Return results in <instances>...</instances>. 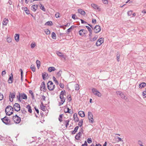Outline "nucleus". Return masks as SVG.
<instances>
[{
    "label": "nucleus",
    "instance_id": "nucleus-1",
    "mask_svg": "<svg viewBox=\"0 0 146 146\" xmlns=\"http://www.w3.org/2000/svg\"><path fill=\"white\" fill-rule=\"evenodd\" d=\"M5 111L6 115H10L13 113V108L11 106H8L6 107L5 109Z\"/></svg>",
    "mask_w": 146,
    "mask_h": 146
},
{
    "label": "nucleus",
    "instance_id": "nucleus-2",
    "mask_svg": "<svg viewBox=\"0 0 146 146\" xmlns=\"http://www.w3.org/2000/svg\"><path fill=\"white\" fill-rule=\"evenodd\" d=\"M54 85L51 81H49L47 83V87L48 89L50 90H53L54 88Z\"/></svg>",
    "mask_w": 146,
    "mask_h": 146
},
{
    "label": "nucleus",
    "instance_id": "nucleus-3",
    "mask_svg": "<svg viewBox=\"0 0 146 146\" xmlns=\"http://www.w3.org/2000/svg\"><path fill=\"white\" fill-rule=\"evenodd\" d=\"M13 118L14 122L18 124L21 121L20 117L18 116L17 115L13 116Z\"/></svg>",
    "mask_w": 146,
    "mask_h": 146
},
{
    "label": "nucleus",
    "instance_id": "nucleus-4",
    "mask_svg": "<svg viewBox=\"0 0 146 146\" xmlns=\"http://www.w3.org/2000/svg\"><path fill=\"white\" fill-rule=\"evenodd\" d=\"M88 117L90 122L91 123H93L94 122V119L93 115L91 112H88Z\"/></svg>",
    "mask_w": 146,
    "mask_h": 146
},
{
    "label": "nucleus",
    "instance_id": "nucleus-5",
    "mask_svg": "<svg viewBox=\"0 0 146 146\" xmlns=\"http://www.w3.org/2000/svg\"><path fill=\"white\" fill-rule=\"evenodd\" d=\"M92 92L94 95L97 96L99 97H101L102 96L101 94L98 91H97L95 88H93L92 89Z\"/></svg>",
    "mask_w": 146,
    "mask_h": 146
},
{
    "label": "nucleus",
    "instance_id": "nucleus-6",
    "mask_svg": "<svg viewBox=\"0 0 146 146\" xmlns=\"http://www.w3.org/2000/svg\"><path fill=\"white\" fill-rule=\"evenodd\" d=\"M1 120L6 125L9 124L10 122V119L6 117L2 119Z\"/></svg>",
    "mask_w": 146,
    "mask_h": 146
},
{
    "label": "nucleus",
    "instance_id": "nucleus-7",
    "mask_svg": "<svg viewBox=\"0 0 146 146\" xmlns=\"http://www.w3.org/2000/svg\"><path fill=\"white\" fill-rule=\"evenodd\" d=\"M104 42V38H99L96 43V45L97 46L101 45Z\"/></svg>",
    "mask_w": 146,
    "mask_h": 146
},
{
    "label": "nucleus",
    "instance_id": "nucleus-8",
    "mask_svg": "<svg viewBox=\"0 0 146 146\" xmlns=\"http://www.w3.org/2000/svg\"><path fill=\"white\" fill-rule=\"evenodd\" d=\"M13 108L15 111H18L20 110V106L18 103H16L13 106Z\"/></svg>",
    "mask_w": 146,
    "mask_h": 146
},
{
    "label": "nucleus",
    "instance_id": "nucleus-9",
    "mask_svg": "<svg viewBox=\"0 0 146 146\" xmlns=\"http://www.w3.org/2000/svg\"><path fill=\"white\" fill-rule=\"evenodd\" d=\"M94 31L95 33H97L100 32L101 30V28L99 25H96L94 28Z\"/></svg>",
    "mask_w": 146,
    "mask_h": 146
},
{
    "label": "nucleus",
    "instance_id": "nucleus-10",
    "mask_svg": "<svg viewBox=\"0 0 146 146\" xmlns=\"http://www.w3.org/2000/svg\"><path fill=\"white\" fill-rule=\"evenodd\" d=\"M60 98L61 100V102L59 103V106L63 104L65 102V98L64 97V95H60Z\"/></svg>",
    "mask_w": 146,
    "mask_h": 146
},
{
    "label": "nucleus",
    "instance_id": "nucleus-11",
    "mask_svg": "<svg viewBox=\"0 0 146 146\" xmlns=\"http://www.w3.org/2000/svg\"><path fill=\"white\" fill-rule=\"evenodd\" d=\"M15 92L14 91L12 93L10 92V93L9 97L10 101L11 102L13 101V99L15 98Z\"/></svg>",
    "mask_w": 146,
    "mask_h": 146
},
{
    "label": "nucleus",
    "instance_id": "nucleus-12",
    "mask_svg": "<svg viewBox=\"0 0 146 146\" xmlns=\"http://www.w3.org/2000/svg\"><path fill=\"white\" fill-rule=\"evenodd\" d=\"M116 93L117 95H119L122 98H123L125 100H126L127 99V97L125 96L124 94L121 92L117 91L116 92Z\"/></svg>",
    "mask_w": 146,
    "mask_h": 146
},
{
    "label": "nucleus",
    "instance_id": "nucleus-13",
    "mask_svg": "<svg viewBox=\"0 0 146 146\" xmlns=\"http://www.w3.org/2000/svg\"><path fill=\"white\" fill-rule=\"evenodd\" d=\"M91 6L95 9H97L100 11L101 10L100 8L98 6L94 3H92L91 5Z\"/></svg>",
    "mask_w": 146,
    "mask_h": 146
},
{
    "label": "nucleus",
    "instance_id": "nucleus-14",
    "mask_svg": "<svg viewBox=\"0 0 146 146\" xmlns=\"http://www.w3.org/2000/svg\"><path fill=\"white\" fill-rule=\"evenodd\" d=\"M82 135L81 132H79L75 136V139L77 140H80V137Z\"/></svg>",
    "mask_w": 146,
    "mask_h": 146
},
{
    "label": "nucleus",
    "instance_id": "nucleus-15",
    "mask_svg": "<svg viewBox=\"0 0 146 146\" xmlns=\"http://www.w3.org/2000/svg\"><path fill=\"white\" fill-rule=\"evenodd\" d=\"M78 11L79 13L84 16L86 14L85 12L82 9H79L78 10Z\"/></svg>",
    "mask_w": 146,
    "mask_h": 146
},
{
    "label": "nucleus",
    "instance_id": "nucleus-16",
    "mask_svg": "<svg viewBox=\"0 0 146 146\" xmlns=\"http://www.w3.org/2000/svg\"><path fill=\"white\" fill-rule=\"evenodd\" d=\"M42 77L44 80H45L46 78L48 77V74L44 72L42 74Z\"/></svg>",
    "mask_w": 146,
    "mask_h": 146
},
{
    "label": "nucleus",
    "instance_id": "nucleus-17",
    "mask_svg": "<svg viewBox=\"0 0 146 146\" xmlns=\"http://www.w3.org/2000/svg\"><path fill=\"white\" fill-rule=\"evenodd\" d=\"M19 35L18 34H16L15 35V40L18 42L19 41Z\"/></svg>",
    "mask_w": 146,
    "mask_h": 146
},
{
    "label": "nucleus",
    "instance_id": "nucleus-18",
    "mask_svg": "<svg viewBox=\"0 0 146 146\" xmlns=\"http://www.w3.org/2000/svg\"><path fill=\"white\" fill-rule=\"evenodd\" d=\"M11 76H10L8 80V82L9 83H11L13 82V74L11 73Z\"/></svg>",
    "mask_w": 146,
    "mask_h": 146
},
{
    "label": "nucleus",
    "instance_id": "nucleus-19",
    "mask_svg": "<svg viewBox=\"0 0 146 146\" xmlns=\"http://www.w3.org/2000/svg\"><path fill=\"white\" fill-rule=\"evenodd\" d=\"M9 22V20L8 19H6L5 18L3 22V25H6Z\"/></svg>",
    "mask_w": 146,
    "mask_h": 146
},
{
    "label": "nucleus",
    "instance_id": "nucleus-20",
    "mask_svg": "<svg viewBox=\"0 0 146 146\" xmlns=\"http://www.w3.org/2000/svg\"><path fill=\"white\" fill-rule=\"evenodd\" d=\"M78 114L79 115L82 117H85V115L84 112L82 111H80L78 112Z\"/></svg>",
    "mask_w": 146,
    "mask_h": 146
},
{
    "label": "nucleus",
    "instance_id": "nucleus-21",
    "mask_svg": "<svg viewBox=\"0 0 146 146\" xmlns=\"http://www.w3.org/2000/svg\"><path fill=\"white\" fill-rule=\"evenodd\" d=\"M31 9L32 11H35L37 9V6L35 5H33L31 6Z\"/></svg>",
    "mask_w": 146,
    "mask_h": 146
},
{
    "label": "nucleus",
    "instance_id": "nucleus-22",
    "mask_svg": "<svg viewBox=\"0 0 146 146\" xmlns=\"http://www.w3.org/2000/svg\"><path fill=\"white\" fill-rule=\"evenodd\" d=\"M40 107L41 109L43 111H44L46 110V107L44 106L43 103L42 102H41V105H40Z\"/></svg>",
    "mask_w": 146,
    "mask_h": 146
},
{
    "label": "nucleus",
    "instance_id": "nucleus-23",
    "mask_svg": "<svg viewBox=\"0 0 146 146\" xmlns=\"http://www.w3.org/2000/svg\"><path fill=\"white\" fill-rule=\"evenodd\" d=\"M146 86V84L145 82H142L139 85V87L140 88H142Z\"/></svg>",
    "mask_w": 146,
    "mask_h": 146
},
{
    "label": "nucleus",
    "instance_id": "nucleus-24",
    "mask_svg": "<svg viewBox=\"0 0 146 146\" xmlns=\"http://www.w3.org/2000/svg\"><path fill=\"white\" fill-rule=\"evenodd\" d=\"M56 70L55 68L54 67H50L48 68V71L49 72H51L52 71H54Z\"/></svg>",
    "mask_w": 146,
    "mask_h": 146
},
{
    "label": "nucleus",
    "instance_id": "nucleus-25",
    "mask_svg": "<svg viewBox=\"0 0 146 146\" xmlns=\"http://www.w3.org/2000/svg\"><path fill=\"white\" fill-rule=\"evenodd\" d=\"M70 110L69 108H65L64 110V111L65 113H68L70 114H72V112L71 111H70Z\"/></svg>",
    "mask_w": 146,
    "mask_h": 146
},
{
    "label": "nucleus",
    "instance_id": "nucleus-26",
    "mask_svg": "<svg viewBox=\"0 0 146 146\" xmlns=\"http://www.w3.org/2000/svg\"><path fill=\"white\" fill-rule=\"evenodd\" d=\"M21 97L22 99H27V95L25 94L24 93H22L21 95Z\"/></svg>",
    "mask_w": 146,
    "mask_h": 146
},
{
    "label": "nucleus",
    "instance_id": "nucleus-27",
    "mask_svg": "<svg viewBox=\"0 0 146 146\" xmlns=\"http://www.w3.org/2000/svg\"><path fill=\"white\" fill-rule=\"evenodd\" d=\"M26 108L28 109V111L29 113H31L32 112V110L31 109V107L30 105H27L26 106Z\"/></svg>",
    "mask_w": 146,
    "mask_h": 146
},
{
    "label": "nucleus",
    "instance_id": "nucleus-28",
    "mask_svg": "<svg viewBox=\"0 0 146 146\" xmlns=\"http://www.w3.org/2000/svg\"><path fill=\"white\" fill-rule=\"evenodd\" d=\"M59 56L64 58V56L60 52L57 51L56 53Z\"/></svg>",
    "mask_w": 146,
    "mask_h": 146
},
{
    "label": "nucleus",
    "instance_id": "nucleus-29",
    "mask_svg": "<svg viewBox=\"0 0 146 146\" xmlns=\"http://www.w3.org/2000/svg\"><path fill=\"white\" fill-rule=\"evenodd\" d=\"M74 26H72L70 28H69L67 30V31H66V33L68 34L71 31V30L73 28H74Z\"/></svg>",
    "mask_w": 146,
    "mask_h": 146
},
{
    "label": "nucleus",
    "instance_id": "nucleus-30",
    "mask_svg": "<svg viewBox=\"0 0 146 146\" xmlns=\"http://www.w3.org/2000/svg\"><path fill=\"white\" fill-rule=\"evenodd\" d=\"M52 37L53 39H55L56 38V35L55 33L53 32L52 33Z\"/></svg>",
    "mask_w": 146,
    "mask_h": 146
},
{
    "label": "nucleus",
    "instance_id": "nucleus-31",
    "mask_svg": "<svg viewBox=\"0 0 146 146\" xmlns=\"http://www.w3.org/2000/svg\"><path fill=\"white\" fill-rule=\"evenodd\" d=\"M36 63L38 68V69L40 66V62L38 60H37L36 61Z\"/></svg>",
    "mask_w": 146,
    "mask_h": 146
},
{
    "label": "nucleus",
    "instance_id": "nucleus-32",
    "mask_svg": "<svg viewBox=\"0 0 146 146\" xmlns=\"http://www.w3.org/2000/svg\"><path fill=\"white\" fill-rule=\"evenodd\" d=\"M117 54L116 55L117 56V61L118 62L119 61V58H120V54L119 52H118L117 53Z\"/></svg>",
    "mask_w": 146,
    "mask_h": 146
},
{
    "label": "nucleus",
    "instance_id": "nucleus-33",
    "mask_svg": "<svg viewBox=\"0 0 146 146\" xmlns=\"http://www.w3.org/2000/svg\"><path fill=\"white\" fill-rule=\"evenodd\" d=\"M83 123V120L81 119L78 123V125L80 127H81Z\"/></svg>",
    "mask_w": 146,
    "mask_h": 146
},
{
    "label": "nucleus",
    "instance_id": "nucleus-34",
    "mask_svg": "<svg viewBox=\"0 0 146 146\" xmlns=\"http://www.w3.org/2000/svg\"><path fill=\"white\" fill-rule=\"evenodd\" d=\"M42 88L44 89H45V84L44 82H42V84L40 86L41 88Z\"/></svg>",
    "mask_w": 146,
    "mask_h": 146
},
{
    "label": "nucleus",
    "instance_id": "nucleus-35",
    "mask_svg": "<svg viewBox=\"0 0 146 146\" xmlns=\"http://www.w3.org/2000/svg\"><path fill=\"white\" fill-rule=\"evenodd\" d=\"M29 93L31 94L32 99H34V94L32 91L31 90H30L29 91Z\"/></svg>",
    "mask_w": 146,
    "mask_h": 146
},
{
    "label": "nucleus",
    "instance_id": "nucleus-36",
    "mask_svg": "<svg viewBox=\"0 0 146 146\" xmlns=\"http://www.w3.org/2000/svg\"><path fill=\"white\" fill-rule=\"evenodd\" d=\"M53 79L54 81L55 82L56 84L58 85V81L56 80V78L54 76L53 77Z\"/></svg>",
    "mask_w": 146,
    "mask_h": 146
},
{
    "label": "nucleus",
    "instance_id": "nucleus-37",
    "mask_svg": "<svg viewBox=\"0 0 146 146\" xmlns=\"http://www.w3.org/2000/svg\"><path fill=\"white\" fill-rule=\"evenodd\" d=\"M31 68L32 69V70L33 72L35 71V68L34 65H32L31 66Z\"/></svg>",
    "mask_w": 146,
    "mask_h": 146
},
{
    "label": "nucleus",
    "instance_id": "nucleus-38",
    "mask_svg": "<svg viewBox=\"0 0 146 146\" xmlns=\"http://www.w3.org/2000/svg\"><path fill=\"white\" fill-rule=\"evenodd\" d=\"M45 25H52V22L51 21H48L46 23Z\"/></svg>",
    "mask_w": 146,
    "mask_h": 146
},
{
    "label": "nucleus",
    "instance_id": "nucleus-39",
    "mask_svg": "<svg viewBox=\"0 0 146 146\" xmlns=\"http://www.w3.org/2000/svg\"><path fill=\"white\" fill-rule=\"evenodd\" d=\"M75 90H78L79 89V85L78 84H76L75 85Z\"/></svg>",
    "mask_w": 146,
    "mask_h": 146
},
{
    "label": "nucleus",
    "instance_id": "nucleus-40",
    "mask_svg": "<svg viewBox=\"0 0 146 146\" xmlns=\"http://www.w3.org/2000/svg\"><path fill=\"white\" fill-rule=\"evenodd\" d=\"M44 32L46 35H48L50 33V31L48 29L45 30Z\"/></svg>",
    "mask_w": 146,
    "mask_h": 146
},
{
    "label": "nucleus",
    "instance_id": "nucleus-41",
    "mask_svg": "<svg viewBox=\"0 0 146 146\" xmlns=\"http://www.w3.org/2000/svg\"><path fill=\"white\" fill-rule=\"evenodd\" d=\"M7 42H8V43H10L12 41L11 38L9 37H7Z\"/></svg>",
    "mask_w": 146,
    "mask_h": 146
},
{
    "label": "nucleus",
    "instance_id": "nucleus-42",
    "mask_svg": "<svg viewBox=\"0 0 146 146\" xmlns=\"http://www.w3.org/2000/svg\"><path fill=\"white\" fill-rule=\"evenodd\" d=\"M24 11H25V13L27 14H29V11L27 8H25Z\"/></svg>",
    "mask_w": 146,
    "mask_h": 146
},
{
    "label": "nucleus",
    "instance_id": "nucleus-43",
    "mask_svg": "<svg viewBox=\"0 0 146 146\" xmlns=\"http://www.w3.org/2000/svg\"><path fill=\"white\" fill-rule=\"evenodd\" d=\"M115 138H116V139H118V140H117V141L118 142H119V141H122L123 142V140L122 139L118 137H115Z\"/></svg>",
    "mask_w": 146,
    "mask_h": 146
},
{
    "label": "nucleus",
    "instance_id": "nucleus-44",
    "mask_svg": "<svg viewBox=\"0 0 146 146\" xmlns=\"http://www.w3.org/2000/svg\"><path fill=\"white\" fill-rule=\"evenodd\" d=\"M40 8L42 10L44 11H45V9L44 8V6L43 5H41L40 6Z\"/></svg>",
    "mask_w": 146,
    "mask_h": 146
},
{
    "label": "nucleus",
    "instance_id": "nucleus-45",
    "mask_svg": "<svg viewBox=\"0 0 146 146\" xmlns=\"http://www.w3.org/2000/svg\"><path fill=\"white\" fill-rule=\"evenodd\" d=\"M62 115H59V117L58 118L59 120L60 121V122H61L62 121Z\"/></svg>",
    "mask_w": 146,
    "mask_h": 146
},
{
    "label": "nucleus",
    "instance_id": "nucleus-46",
    "mask_svg": "<svg viewBox=\"0 0 146 146\" xmlns=\"http://www.w3.org/2000/svg\"><path fill=\"white\" fill-rule=\"evenodd\" d=\"M69 121L68 120H66L65 121V123H66V127H67L69 125Z\"/></svg>",
    "mask_w": 146,
    "mask_h": 146
},
{
    "label": "nucleus",
    "instance_id": "nucleus-47",
    "mask_svg": "<svg viewBox=\"0 0 146 146\" xmlns=\"http://www.w3.org/2000/svg\"><path fill=\"white\" fill-rule=\"evenodd\" d=\"M132 11H128L127 12V14L128 16H131V15L132 14Z\"/></svg>",
    "mask_w": 146,
    "mask_h": 146
},
{
    "label": "nucleus",
    "instance_id": "nucleus-48",
    "mask_svg": "<svg viewBox=\"0 0 146 146\" xmlns=\"http://www.w3.org/2000/svg\"><path fill=\"white\" fill-rule=\"evenodd\" d=\"M55 17L56 18H59L60 17V14L59 13H56L55 15Z\"/></svg>",
    "mask_w": 146,
    "mask_h": 146
},
{
    "label": "nucleus",
    "instance_id": "nucleus-49",
    "mask_svg": "<svg viewBox=\"0 0 146 146\" xmlns=\"http://www.w3.org/2000/svg\"><path fill=\"white\" fill-rule=\"evenodd\" d=\"M98 38V36L97 35H96L93 38L92 40H91V41H94L96 40V39Z\"/></svg>",
    "mask_w": 146,
    "mask_h": 146
},
{
    "label": "nucleus",
    "instance_id": "nucleus-50",
    "mask_svg": "<svg viewBox=\"0 0 146 146\" xmlns=\"http://www.w3.org/2000/svg\"><path fill=\"white\" fill-rule=\"evenodd\" d=\"M36 46V44L35 43H32L31 44V47L32 48H33L35 47Z\"/></svg>",
    "mask_w": 146,
    "mask_h": 146
},
{
    "label": "nucleus",
    "instance_id": "nucleus-51",
    "mask_svg": "<svg viewBox=\"0 0 146 146\" xmlns=\"http://www.w3.org/2000/svg\"><path fill=\"white\" fill-rule=\"evenodd\" d=\"M21 72V80H23V71L21 69H20L19 70Z\"/></svg>",
    "mask_w": 146,
    "mask_h": 146
},
{
    "label": "nucleus",
    "instance_id": "nucleus-52",
    "mask_svg": "<svg viewBox=\"0 0 146 146\" xmlns=\"http://www.w3.org/2000/svg\"><path fill=\"white\" fill-rule=\"evenodd\" d=\"M79 34L80 35V36H83L84 35L82 33V29L80 30L79 31Z\"/></svg>",
    "mask_w": 146,
    "mask_h": 146
},
{
    "label": "nucleus",
    "instance_id": "nucleus-53",
    "mask_svg": "<svg viewBox=\"0 0 146 146\" xmlns=\"http://www.w3.org/2000/svg\"><path fill=\"white\" fill-rule=\"evenodd\" d=\"M88 142L89 143H90L92 142V140L91 138H88L87 140Z\"/></svg>",
    "mask_w": 146,
    "mask_h": 146
},
{
    "label": "nucleus",
    "instance_id": "nucleus-54",
    "mask_svg": "<svg viewBox=\"0 0 146 146\" xmlns=\"http://www.w3.org/2000/svg\"><path fill=\"white\" fill-rule=\"evenodd\" d=\"M21 96H20V93H19V95H18L17 96V98L18 100L20 102H21V100H20V97Z\"/></svg>",
    "mask_w": 146,
    "mask_h": 146
},
{
    "label": "nucleus",
    "instance_id": "nucleus-55",
    "mask_svg": "<svg viewBox=\"0 0 146 146\" xmlns=\"http://www.w3.org/2000/svg\"><path fill=\"white\" fill-rule=\"evenodd\" d=\"M3 98V96L0 93V100H2Z\"/></svg>",
    "mask_w": 146,
    "mask_h": 146
},
{
    "label": "nucleus",
    "instance_id": "nucleus-56",
    "mask_svg": "<svg viewBox=\"0 0 146 146\" xmlns=\"http://www.w3.org/2000/svg\"><path fill=\"white\" fill-rule=\"evenodd\" d=\"M67 98H68V100H69V102H70L71 100L72 99L71 98V96L70 95H68L67 96Z\"/></svg>",
    "mask_w": 146,
    "mask_h": 146
},
{
    "label": "nucleus",
    "instance_id": "nucleus-57",
    "mask_svg": "<svg viewBox=\"0 0 146 146\" xmlns=\"http://www.w3.org/2000/svg\"><path fill=\"white\" fill-rule=\"evenodd\" d=\"M72 19H77V17L76 16V15H75L74 14V15H72Z\"/></svg>",
    "mask_w": 146,
    "mask_h": 146
},
{
    "label": "nucleus",
    "instance_id": "nucleus-58",
    "mask_svg": "<svg viewBox=\"0 0 146 146\" xmlns=\"http://www.w3.org/2000/svg\"><path fill=\"white\" fill-rule=\"evenodd\" d=\"M102 1L104 4H107L108 3V0H102Z\"/></svg>",
    "mask_w": 146,
    "mask_h": 146
},
{
    "label": "nucleus",
    "instance_id": "nucleus-59",
    "mask_svg": "<svg viewBox=\"0 0 146 146\" xmlns=\"http://www.w3.org/2000/svg\"><path fill=\"white\" fill-rule=\"evenodd\" d=\"M74 120L75 122H77L79 121V119L77 117H76V118H74Z\"/></svg>",
    "mask_w": 146,
    "mask_h": 146
},
{
    "label": "nucleus",
    "instance_id": "nucleus-60",
    "mask_svg": "<svg viewBox=\"0 0 146 146\" xmlns=\"http://www.w3.org/2000/svg\"><path fill=\"white\" fill-rule=\"evenodd\" d=\"M143 97L145 98L146 97V91H144V92L143 93Z\"/></svg>",
    "mask_w": 146,
    "mask_h": 146
},
{
    "label": "nucleus",
    "instance_id": "nucleus-61",
    "mask_svg": "<svg viewBox=\"0 0 146 146\" xmlns=\"http://www.w3.org/2000/svg\"><path fill=\"white\" fill-rule=\"evenodd\" d=\"M82 33L83 35L86 34L87 32V31L85 30L82 29Z\"/></svg>",
    "mask_w": 146,
    "mask_h": 146
},
{
    "label": "nucleus",
    "instance_id": "nucleus-62",
    "mask_svg": "<svg viewBox=\"0 0 146 146\" xmlns=\"http://www.w3.org/2000/svg\"><path fill=\"white\" fill-rule=\"evenodd\" d=\"M21 111L22 112V113L23 114H25L26 112V111L24 109H21Z\"/></svg>",
    "mask_w": 146,
    "mask_h": 146
},
{
    "label": "nucleus",
    "instance_id": "nucleus-63",
    "mask_svg": "<svg viewBox=\"0 0 146 146\" xmlns=\"http://www.w3.org/2000/svg\"><path fill=\"white\" fill-rule=\"evenodd\" d=\"M86 28L88 29L89 32H91V31H92L91 29L89 26H86Z\"/></svg>",
    "mask_w": 146,
    "mask_h": 146
},
{
    "label": "nucleus",
    "instance_id": "nucleus-64",
    "mask_svg": "<svg viewBox=\"0 0 146 146\" xmlns=\"http://www.w3.org/2000/svg\"><path fill=\"white\" fill-rule=\"evenodd\" d=\"M60 86L61 88H63L64 86V85L63 84L60 83Z\"/></svg>",
    "mask_w": 146,
    "mask_h": 146
}]
</instances>
